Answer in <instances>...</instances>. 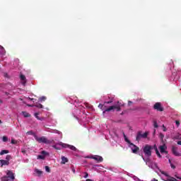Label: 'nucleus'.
<instances>
[{
    "instance_id": "1",
    "label": "nucleus",
    "mask_w": 181,
    "mask_h": 181,
    "mask_svg": "<svg viewBox=\"0 0 181 181\" xmlns=\"http://www.w3.org/2000/svg\"><path fill=\"white\" fill-rule=\"evenodd\" d=\"M34 138L37 142L39 144H45L46 145H50V144L53 143V140H49L46 136L39 137L37 135L34 134Z\"/></svg>"
},
{
    "instance_id": "2",
    "label": "nucleus",
    "mask_w": 181,
    "mask_h": 181,
    "mask_svg": "<svg viewBox=\"0 0 181 181\" xmlns=\"http://www.w3.org/2000/svg\"><path fill=\"white\" fill-rule=\"evenodd\" d=\"M15 180V175L11 170L6 171V175L1 177V181H13Z\"/></svg>"
},
{
    "instance_id": "3",
    "label": "nucleus",
    "mask_w": 181,
    "mask_h": 181,
    "mask_svg": "<svg viewBox=\"0 0 181 181\" xmlns=\"http://www.w3.org/2000/svg\"><path fill=\"white\" fill-rule=\"evenodd\" d=\"M153 146H151L149 144H146L144 147H143V152L146 156H152V149H153Z\"/></svg>"
},
{
    "instance_id": "4",
    "label": "nucleus",
    "mask_w": 181,
    "mask_h": 181,
    "mask_svg": "<svg viewBox=\"0 0 181 181\" xmlns=\"http://www.w3.org/2000/svg\"><path fill=\"white\" fill-rule=\"evenodd\" d=\"M112 110H116L117 112L121 111V105L110 106L103 111V114H105V112H110V111H112Z\"/></svg>"
},
{
    "instance_id": "5",
    "label": "nucleus",
    "mask_w": 181,
    "mask_h": 181,
    "mask_svg": "<svg viewBox=\"0 0 181 181\" xmlns=\"http://www.w3.org/2000/svg\"><path fill=\"white\" fill-rule=\"evenodd\" d=\"M141 138H148V133L145 132L142 134V132H138L136 136V141H137V142H139Z\"/></svg>"
},
{
    "instance_id": "6",
    "label": "nucleus",
    "mask_w": 181,
    "mask_h": 181,
    "mask_svg": "<svg viewBox=\"0 0 181 181\" xmlns=\"http://www.w3.org/2000/svg\"><path fill=\"white\" fill-rule=\"evenodd\" d=\"M153 109L156 110V111H160V112H162V111H163V107H162V103H156L153 105Z\"/></svg>"
},
{
    "instance_id": "7",
    "label": "nucleus",
    "mask_w": 181,
    "mask_h": 181,
    "mask_svg": "<svg viewBox=\"0 0 181 181\" xmlns=\"http://www.w3.org/2000/svg\"><path fill=\"white\" fill-rule=\"evenodd\" d=\"M131 148L133 153H138V151H139V147L136 146V145L134 144L133 143L129 146Z\"/></svg>"
},
{
    "instance_id": "8",
    "label": "nucleus",
    "mask_w": 181,
    "mask_h": 181,
    "mask_svg": "<svg viewBox=\"0 0 181 181\" xmlns=\"http://www.w3.org/2000/svg\"><path fill=\"white\" fill-rule=\"evenodd\" d=\"M90 158V159H94L95 160H97L98 162H103V160H104L103 158V157H101L100 156H92Z\"/></svg>"
},
{
    "instance_id": "9",
    "label": "nucleus",
    "mask_w": 181,
    "mask_h": 181,
    "mask_svg": "<svg viewBox=\"0 0 181 181\" xmlns=\"http://www.w3.org/2000/svg\"><path fill=\"white\" fill-rule=\"evenodd\" d=\"M172 152H173V155H175V156H180V153H179V152H177V147L173 146Z\"/></svg>"
},
{
    "instance_id": "10",
    "label": "nucleus",
    "mask_w": 181,
    "mask_h": 181,
    "mask_svg": "<svg viewBox=\"0 0 181 181\" xmlns=\"http://www.w3.org/2000/svg\"><path fill=\"white\" fill-rule=\"evenodd\" d=\"M0 163H1V168H3L4 166L9 165V161L6 160H0Z\"/></svg>"
},
{
    "instance_id": "11",
    "label": "nucleus",
    "mask_w": 181,
    "mask_h": 181,
    "mask_svg": "<svg viewBox=\"0 0 181 181\" xmlns=\"http://www.w3.org/2000/svg\"><path fill=\"white\" fill-rule=\"evenodd\" d=\"M20 78L22 81L21 84H23V86H26V76H25L23 74H21L20 76Z\"/></svg>"
},
{
    "instance_id": "12",
    "label": "nucleus",
    "mask_w": 181,
    "mask_h": 181,
    "mask_svg": "<svg viewBox=\"0 0 181 181\" xmlns=\"http://www.w3.org/2000/svg\"><path fill=\"white\" fill-rule=\"evenodd\" d=\"M159 148H160V152L161 153H168V151H165L166 149V146L165 145L160 146Z\"/></svg>"
},
{
    "instance_id": "13",
    "label": "nucleus",
    "mask_w": 181,
    "mask_h": 181,
    "mask_svg": "<svg viewBox=\"0 0 181 181\" xmlns=\"http://www.w3.org/2000/svg\"><path fill=\"white\" fill-rule=\"evenodd\" d=\"M61 159H62V162H61L62 165H66V163L69 162V158L64 156H62Z\"/></svg>"
},
{
    "instance_id": "14",
    "label": "nucleus",
    "mask_w": 181,
    "mask_h": 181,
    "mask_svg": "<svg viewBox=\"0 0 181 181\" xmlns=\"http://www.w3.org/2000/svg\"><path fill=\"white\" fill-rule=\"evenodd\" d=\"M153 149L154 151H156V153L158 156V158H162L160 153H159V150H158V147L156 146V144L153 146Z\"/></svg>"
},
{
    "instance_id": "15",
    "label": "nucleus",
    "mask_w": 181,
    "mask_h": 181,
    "mask_svg": "<svg viewBox=\"0 0 181 181\" xmlns=\"http://www.w3.org/2000/svg\"><path fill=\"white\" fill-rule=\"evenodd\" d=\"M35 173L37 175V176H40L43 174V171H40L39 169H35Z\"/></svg>"
},
{
    "instance_id": "16",
    "label": "nucleus",
    "mask_w": 181,
    "mask_h": 181,
    "mask_svg": "<svg viewBox=\"0 0 181 181\" xmlns=\"http://www.w3.org/2000/svg\"><path fill=\"white\" fill-rule=\"evenodd\" d=\"M34 107H36L37 108H43V105L36 103L34 104Z\"/></svg>"
},
{
    "instance_id": "17",
    "label": "nucleus",
    "mask_w": 181,
    "mask_h": 181,
    "mask_svg": "<svg viewBox=\"0 0 181 181\" xmlns=\"http://www.w3.org/2000/svg\"><path fill=\"white\" fill-rule=\"evenodd\" d=\"M22 114L25 118H29L30 117V115L28 112H22Z\"/></svg>"
},
{
    "instance_id": "18",
    "label": "nucleus",
    "mask_w": 181,
    "mask_h": 181,
    "mask_svg": "<svg viewBox=\"0 0 181 181\" xmlns=\"http://www.w3.org/2000/svg\"><path fill=\"white\" fill-rule=\"evenodd\" d=\"M58 145H60V146H62L63 148H69V144H64L62 142H59Z\"/></svg>"
},
{
    "instance_id": "19",
    "label": "nucleus",
    "mask_w": 181,
    "mask_h": 181,
    "mask_svg": "<svg viewBox=\"0 0 181 181\" xmlns=\"http://www.w3.org/2000/svg\"><path fill=\"white\" fill-rule=\"evenodd\" d=\"M173 139H181V134H177L175 136L173 137Z\"/></svg>"
},
{
    "instance_id": "20",
    "label": "nucleus",
    "mask_w": 181,
    "mask_h": 181,
    "mask_svg": "<svg viewBox=\"0 0 181 181\" xmlns=\"http://www.w3.org/2000/svg\"><path fill=\"white\" fill-rule=\"evenodd\" d=\"M68 148L71 151H77V148L74 146L69 145Z\"/></svg>"
},
{
    "instance_id": "21",
    "label": "nucleus",
    "mask_w": 181,
    "mask_h": 181,
    "mask_svg": "<svg viewBox=\"0 0 181 181\" xmlns=\"http://www.w3.org/2000/svg\"><path fill=\"white\" fill-rule=\"evenodd\" d=\"M46 100H47L46 96H42V97L39 98L40 103H43V101H46Z\"/></svg>"
},
{
    "instance_id": "22",
    "label": "nucleus",
    "mask_w": 181,
    "mask_h": 181,
    "mask_svg": "<svg viewBox=\"0 0 181 181\" xmlns=\"http://www.w3.org/2000/svg\"><path fill=\"white\" fill-rule=\"evenodd\" d=\"M6 153H9V151L8 150H3L0 152V155L2 156V155H5Z\"/></svg>"
},
{
    "instance_id": "23",
    "label": "nucleus",
    "mask_w": 181,
    "mask_h": 181,
    "mask_svg": "<svg viewBox=\"0 0 181 181\" xmlns=\"http://www.w3.org/2000/svg\"><path fill=\"white\" fill-rule=\"evenodd\" d=\"M124 141H125L126 142H127V144H129V146H131V144H132V143L131 142V141H129V139H128V138H127V136H125V134H124Z\"/></svg>"
},
{
    "instance_id": "24",
    "label": "nucleus",
    "mask_w": 181,
    "mask_h": 181,
    "mask_svg": "<svg viewBox=\"0 0 181 181\" xmlns=\"http://www.w3.org/2000/svg\"><path fill=\"white\" fill-rule=\"evenodd\" d=\"M85 107L86 108H88V110H91V108H93V105H91L90 104H88V103H85Z\"/></svg>"
},
{
    "instance_id": "25",
    "label": "nucleus",
    "mask_w": 181,
    "mask_h": 181,
    "mask_svg": "<svg viewBox=\"0 0 181 181\" xmlns=\"http://www.w3.org/2000/svg\"><path fill=\"white\" fill-rule=\"evenodd\" d=\"M35 117L37 118V119H39L40 121H42V119L39 117V113H35Z\"/></svg>"
},
{
    "instance_id": "26",
    "label": "nucleus",
    "mask_w": 181,
    "mask_h": 181,
    "mask_svg": "<svg viewBox=\"0 0 181 181\" xmlns=\"http://www.w3.org/2000/svg\"><path fill=\"white\" fill-rule=\"evenodd\" d=\"M11 158L12 157H11V155H7L6 157V160H8V162H9V160H11Z\"/></svg>"
},
{
    "instance_id": "27",
    "label": "nucleus",
    "mask_w": 181,
    "mask_h": 181,
    "mask_svg": "<svg viewBox=\"0 0 181 181\" xmlns=\"http://www.w3.org/2000/svg\"><path fill=\"white\" fill-rule=\"evenodd\" d=\"M161 175H164V176H166L167 177H169V175L166 173L165 171H160Z\"/></svg>"
},
{
    "instance_id": "28",
    "label": "nucleus",
    "mask_w": 181,
    "mask_h": 181,
    "mask_svg": "<svg viewBox=\"0 0 181 181\" xmlns=\"http://www.w3.org/2000/svg\"><path fill=\"white\" fill-rule=\"evenodd\" d=\"M3 142H7L8 137L6 136H4L2 139Z\"/></svg>"
},
{
    "instance_id": "29",
    "label": "nucleus",
    "mask_w": 181,
    "mask_h": 181,
    "mask_svg": "<svg viewBox=\"0 0 181 181\" xmlns=\"http://www.w3.org/2000/svg\"><path fill=\"white\" fill-rule=\"evenodd\" d=\"M153 127L154 128H158L159 127L156 121H153Z\"/></svg>"
},
{
    "instance_id": "30",
    "label": "nucleus",
    "mask_w": 181,
    "mask_h": 181,
    "mask_svg": "<svg viewBox=\"0 0 181 181\" xmlns=\"http://www.w3.org/2000/svg\"><path fill=\"white\" fill-rule=\"evenodd\" d=\"M159 138H160V139L163 140V138H165V135H163V134L160 133L159 134Z\"/></svg>"
},
{
    "instance_id": "31",
    "label": "nucleus",
    "mask_w": 181,
    "mask_h": 181,
    "mask_svg": "<svg viewBox=\"0 0 181 181\" xmlns=\"http://www.w3.org/2000/svg\"><path fill=\"white\" fill-rule=\"evenodd\" d=\"M45 170H46V172H47L48 173H49V172H50V168H49V166H45Z\"/></svg>"
},
{
    "instance_id": "32",
    "label": "nucleus",
    "mask_w": 181,
    "mask_h": 181,
    "mask_svg": "<svg viewBox=\"0 0 181 181\" xmlns=\"http://www.w3.org/2000/svg\"><path fill=\"white\" fill-rule=\"evenodd\" d=\"M52 148H54V149H57V151H60V148L57 147L56 145L52 146Z\"/></svg>"
},
{
    "instance_id": "33",
    "label": "nucleus",
    "mask_w": 181,
    "mask_h": 181,
    "mask_svg": "<svg viewBox=\"0 0 181 181\" xmlns=\"http://www.w3.org/2000/svg\"><path fill=\"white\" fill-rule=\"evenodd\" d=\"M37 159H45V156L42 155L37 156Z\"/></svg>"
},
{
    "instance_id": "34",
    "label": "nucleus",
    "mask_w": 181,
    "mask_h": 181,
    "mask_svg": "<svg viewBox=\"0 0 181 181\" xmlns=\"http://www.w3.org/2000/svg\"><path fill=\"white\" fill-rule=\"evenodd\" d=\"M175 124H176L177 127H179V125H180V122L179 120H176Z\"/></svg>"
},
{
    "instance_id": "35",
    "label": "nucleus",
    "mask_w": 181,
    "mask_h": 181,
    "mask_svg": "<svg viewBox=\"0 0 181 181\" xmlns=\"http://www.w3.org/2000/svg\"><path fill=\"white\" fill-rule=\"evenodd\" d=\"M27 134H28V135H35V134L33 133V131H29V132H27Z\"/></svg>"
},
{
    "instance_id": "36",
    "label": "nucleus",
    "mask_w": 181,
    "mask_h": 181,
    "mask_svg": "<svg viewBox=\"0 0 181 181\" xmlns=\"http://www.w3.org/2000/svg\"><path fill=\"white\" fill-rule=\"evenodd\" d=\"M84 174H85V175L83 176V177H84L85 179H87V178L88 177V173H84Z\"/></svg>"
},
{
    "instance_id": "37",
    "label": "nucleus",
    "mask_w": 181,
    "mask_h": 181,
    "mask_svg": "<svg viewBox=\"0 0 181 181\" xmlns=\"http://www.w3.org/2000/svg\"><path fill=\"white\" fill-rule=\"evenodd\" d=\"M170 167L172 168V169H176V166H175V165H173V163L170 164Z\"/></svg>"
},
{
    "instance_id": "38",
    "label": "nucleus",
    "mask_w": 181,
    "mask_h": 181,
    "mask_svg": "<svg viewBox=\"0 0 181 181\" xmlns=\"http://www.w3.org/2000/svg\"><path fill=\"white\" fill-rule=\"evenodd\" d=\"M41 153H42V155H47V152H46L45 151H42L41 152Z\"/></svg>"
},
{
    "instance_id": "39",
    "label": "nucleus",
    "mask_w": 181,
    "mask_h": 181,
    "mask_svg": "<svg viewBox=\"0 0 181 181\" xmlns=\"http://www.w3.org/2000/svg\"><path fill=\"white\" fill-rule=\"evenodd\" d=\"M163 131L164 132H166L167 129H166V127H165V125H163Z\"/></svg>"
},
{
    "instance_id": "40",
    "label": "nucleus",
    "mask_w": 181,
    "mask_h": 181,
    "mask_svg": "<svg viewBox=\"0 0 181 181\" xmlns=\"http://www.w3.org/2000/svg\"><path fill=\"white\" fill-rule=\"evenodd\" d=\"M103 107H104V105H103V104H99V105H98V107H99V108H103Z\"/></svg>"
},
{
    "instance_id": "41",
    "label": "nucleus",
    "mask_w": 181,
    "mask_h": 181,
    "mask_svg": "<svg viewBox=\"0 0 181 181\" xmlns=\"http://www.w3.org/2000/svg\"><path fill=\"white\" fill-rule=\"evenodd\" d=\"M112 103V100L105 102V104H111Z\"/></svg>"
},
{
    "instance_id": "42",
    "label": "nucleus",
    "mask_w": 181,
    "mask_h": 181,
    "mask_svg": "<svg viewBox=\"0 0 181 181\" xmlns=\"http://www.w3.org/2000/svg\"><path fill=\"white\" fill-rule=\"evenodd\" d=\"M11 144H16V142L15 141V140L12 139L11 140Z\"/></svg>"
},
{
    "instance_id": "43",
    "label": "nucleus",
    "mask_w": 181,
    "mask_h": 181,
    "mask_svg": "<svg viewBox=\"0 0 181 181\" xmlns=\"http://www.w3.org/2000/svg\"><path fill=\"white\" fill-rule=\"evenodd\" d=\"M28 107H35V105H27Z\"/></svg>"
},
{
    "instance_id": "44",
    "label": "nucleus",
    "mask_w": 181,
    "mask_h": 181,
    "mask_svg": "<svg viewBox=\"0 0 181 181\" xmlns=\"http://www.w3.org/2000/svg\"><path fill=\"white\" fill-rule=\"evenodd\" d=\"M29 100H30V101H34L35 98H29Z\"/></svg>"
},
{
    "instance_id": "45",
    "label": "nucleus",
    "mask_w": 181,
    "mask_h": 181,
    "mask_svg": "<svg viewBox=\"0 0 181 181\" xmlns=\"http://www.w3.org/2000/svg\"><path fill=\"white\" fill-rule=\"evenodd\" d=\"M72 172H74V173H76V170L74 168H72Z\"/></svg>"
},
{
    "instance_id": "46",
    "label": "nucleus",
    "mask_w": 181,
    "mask_h": 181,
    "mask_svg": "<svg viewBox=\"0 0 181 181\" xmlns=\"http://www.w3.org/2000/svg\"><path fill=\"white\" fill-rule=\"evenodd\" d=\"M0 49H1V50H4V47H2L1 45H0Z\"/></svg>"
},
{
    "instance_id": "47",
    "label": "nucleus",
    "mask_w": 181,
    "mask_h": 181,
    "mask_svg": "<svg viewBox=\"0 0 181 181\" xmlns=\"http://www.w3.org/2000/svg\"><path fill=\"white\" fill-rule=\"evenodd\" d=\"M177 145H181V141H177Z\"/></svg>"
},
{
    "instance_id": "48",
    "label": "nucleus",
    "mask_w": 181,
    "mask_h": 181,
    "mask_svg": "<svg viewBox=\"0 0 181 181\" xmlns=\"http://www.w3.org/2000/svg\"><path fill=\"white\" fill-rule=\"evenodd\" d=\"M168 162H169L170 165H171L172 160H170V159L168 160Z\"/></svg>"
},
{
    "instance_id": "49",
    "label": "nucleus",
    "mask_w": 181,
    "mask_h": 181,
    "mask_svg": "<svg viewBox=\"0 0 181 181\" xmlns=\"http://www.w3.org/2000/svg\"><path fill=\"white\" fill-rule=\"evenodd\" d=\"M151 181H158V180H156V179H153Z\"/></svg>"
},
{
    "instance_id": "50",
    "label": "nucleus",
    "mask_w": 181,
    "mask_h": 181,
    "mask_svg": "<svg viewBox=\"0 0 181 181\" xmlns=\"http://www.w3.org/2000/svg\"><path fill=\"white\" fill-rule=\"evenodd\" d=\"M177 179H180L181 180V177H179L177 176H176Z\"/></svg>"
},
{
    "instance_id": "51",
    "label": "nucleus",
    "mask_w": 181,
    "mask_h": 181,
    "mask_svg": "<svg viewBox=\"0 0 181 181\" xmlns=\"http://www.w3.org/2000/svg\"><path fill=\"white\" fill-rule=\"evenodd\" d=\"M132 102H131V101H129V104H132Z\"/></svg>"
},
{
    "instance_id": "52",
    "label": "nucleus",
    "mask_w": 181,
    "mask_h": 181,
    "mask_svg": "<svg viewBox=\"0 0 181 181\" xmlns=\"http://www.w3.org/2000/svg\"><path fill=\"white\" fill-rule=\"evenodd\" d=\"M0 124H2V121L1 120H0Z\"/></svg>"
},
{
    "instance_id": "53",
    "label": "nucleus",
    "mask_w": 181,
    "mask_h": 181,
    "mask_svg": "<svg viewBox=\"0 0 181 181\" xmlns=\"http://www.w3.org/2000/svg\"><path fill=\"white\" fill-rule=\"evenodd\" d=\"M22 152H23V153H25V151H23Z\"/></svg>"
},
{
    "instance_id": "54",
    "label": "nucleus",
    "mask_w": 181,
    "mask_h": 181,
    "mask_svg": "<svg viewBox=\"0 0 181 181\" xmlns=\"http://www.w3.org/2000/svg\"><path fill=\"white\" fill-rule=\"evenodd\" d=\"M148 160H146V162H148Z\"/></svg>"
}]
</instances>
